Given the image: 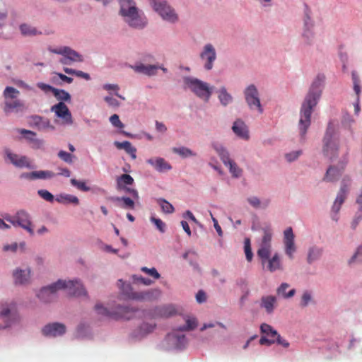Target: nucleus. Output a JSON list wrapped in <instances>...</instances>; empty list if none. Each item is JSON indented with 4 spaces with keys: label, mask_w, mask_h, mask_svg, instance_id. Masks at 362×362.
Masks as SVG:
<instances>
[{
    "label": "nucleus",
    "mask_w": 362,
    "mask_h": 362,
    "mask_svg": "<svg viewBox=\"0 0 362 362\" xmlns=\"http://www.w3.org/2000/svg\"><path fill=\"white\" fill-rule=\"evenodd\" d=\"M325 79V77L323 74H319L317 76L302 103L298 127L300 135L303 140L305 139L307 130L310 126L311 115L313 108L317 105L321 96L322 87Z\"/></svg>",
    "instance_id": "nucleus-1"
},
{
    "label": "nucleus",
    "mask_w": 362,
    "mask_h": 362,
    "mask_svg": "<svg viewBox=\"0 0 362 362\" xmlns=\"http://www.w3.org/2000/svg\"><path fill=\"white\" fill-rule=\"evenodd\" d=\"M61 288L67 290L68 293L74 296H86L87 292L78 281L59 280L56 283L42 288L37 293V297L44 303H49L56 298V292Z\"/></svg>",
    "instance_id": "nucleus-2"
},
{
    "label": "nucleus",
    "mask_w": 362,
    "mask_h": 362,
    "mask_svg": "<svg viewBox=\"0 0 362 362\" xmlns=\"http://www.w3.org/2000/svg\"><path fill=\"white\" fill-rule=\"evenodd\" d=\"M120 5V14L125 21L133 28H142L146 25L145 17L140 15L133 0H117Z\"/></svg>",
    "instance_id": "nucleus-3"
},
{
    "label": "nucleus",
    "mask_w": 362,
    "mask_h": 362,
    "mask_svg": "<svg viewBox=\"0 0 362 362\" xmlns=\"http://www.w3.org/2000/svg\"><path fill=\"white\" fill-rule=\"evenodd\" d=\"M322 152L325 156L332 159L339 151V135L334 124L329 122L322 140Z\"/></svg>",
    "instance_id": "nucleus-4"
},
{
    "label": "nucleus",
    "mask_w": 362,
    "mask_h": 362,
    "mask_svg": "<svg viewBox=\"0 0 362 362\" xmlns=\"http://www.w3.org/2000/svg\"><path fill=\"white\" fill-rule=\"evenodd\" d=\"M19 94V90L13 87L7 86L5 88L4 91V111L6 114L11 112H23L26 109L25 103L18 98Z\"/></svg>",
    "instance_id": "nucleus-5"
},
{
    "label": "nucleus",
    "mask_w": 362,
    "mask_h": 362,
    "mask_svg": "<svg viewBox=\"0 0 362 362\" xmlns=\"http://www.w3.org/2000/svg\"><path fill=\"white\" fill-rule=\"evenodd\" d=\"M262 236L259 242V247L257 252L261 259L262 264L266 263L272 253V229L267 226L262 228Z\"/></svg>",
    "instance_id": "nucleus-6"
},
{
    "label": "nucleus",
    "mask_w": 362,
    "mask_h": 362,
    "mask_svg": "<svg viewBox=\"0 0 362 362\" xmlns=\"http://www.w3.org/2000/svg\"><path fill=\"white\" fill-rule=\"evenodd\" d=\"M185 83L188 88L199 98L208 102L212 94L213 87L199 79L194 78H185Z\"/></svg>",
    "instance_id": "nucleus-7"
},
{
    "label": "nucleus",
    "mask_w": 362,
    "mask_h": 362,
    "mask_svg": "<svg viewBox=\"0 0 362 362\" xmlns=\"http://www.w3.org/2000/svg\"><path fill=\"white\" fill-rule=\"evenodd\" d=\"M4 218L14 226H20L25 229L31 235L34 234L30 216L25 211L20 210L14 216L7 215Z\"/></svg>",
    "instance_id": "nucleus-8"
},
{
    "label": "nucleus",
    "mask_w": 362,
    "mask_h": 362,
    "mask_svg": "<svg viewBox=\"0 0 362 362\" xmlns=\"http://www.w3.org/2000/svg\"><path fill=\"white\" fill-rule=\"evenodd\" d=\"M153 9L163 19L174 23L177 20L175 11L168 4L165 0H149Z\"/></svg>",
    "instance_id": "nucleus-9"
},
{
    "label": "nucleus",
    "mask_w": 362,
    "mask_h": 362,
    "mask_svg": "<svg viewBox=\"0 0 362 362\" xmlns=\"http://www.w3.org/2000/svg\"><path fill=\"white\" fill-rule=\"evenodd\" d=\"M247 104L251 110H257L259 113L263 112V108L261 105L259 93L254 85H250L244 92Z\"/></svg>",
    "instance_id": "nucleus-10"
},
{
    "label": "nucleus",
    "mask_w": 362,
    "mask_h": 362,
    "mask_svg": "<svg viewBox=\"0 0 362 362\" xmlns=\"http://www.w3.org/2000/svg\"><path fill=\"white\" fill-rule=\"evenodd\" d=\"M351 184V180L349 176H345L343 177L341 182L340 189L337 194V196L335 199V201L332 208V211L334 212L335 214H337L339 211L341 204L346 199Z\"/></svg>",
    "instance_id": "nucleus-11"
},
{
    "label": "nucleus",
    "mask_w": 362,
    "mask_h": 362,
    "mask_svg": "<svg viewBox=\"0 0 362 362\" xmlns=\"http://www.w3.org/2000/svg\"><path fill=\"white\" fill-rule=\"evenodd\" d=\"M15 311L16 305L14 303H11L1 308L0 317L4 320L5 325L3 326L0 325V329L10 327L13 323V320L18 319V316L16 314Z\"/></svg>",
    "instance_id": "nucleus-12"
},
{
    "label": "nucleus",
    "mask_w": 362,
    "mask_h": 362,
    "mask_svg": "<svg viewBox=\"0 0 362 362\" xmlns=\"http://www.w3.org/2000/svg\"><path fill=\"white\" fill-rule=\"evenodd\" d=\"M6 160H8L11 163L17 168H30V160L25 156H19L12 153L8 148L4 150Z\"/></svg>",
    "instance_id": "nucleus-13"
},
{
    "label": "nucleus",
    "mask_w": 362,
    "mask_h": 362,
    "mask_svg": "<svg viewBox=\"0 0 362 362\" xmlns=\"http://www.w3.org/2000/svg\"><path fill=\"white\" fill-rule=\"evenodd\" d=\"M294 234L291 227L286 228L284 232V244L285 247V253L289 259H293V254L296 250L294 243Z\"/></svg>",
    "instance_id": "nucleus-14"
},
{
    "label": "nucleus",
    "mask_w": 362,
    "mask_h": 362,
    "mask_svg": "<svg viewBox=\"0 0 362 362\" xmlns=\"http://www.w3.org/2000/svg\"><path fill=\"white\" fill-rule=\"evenodd\" d=\"M51 110L54 112L58 117L62 118L65 124H71L73 123L71 112L63 102H59L52 106Z\"/></svg>",
    "instance_id": "nucleus-15"
},
{
    "label": "nucleus",
    "mask_w": 362,
    "mask_h": 362,
    "mask_svg": "<svg viewBox=\"0 0 362 362\" xmlns=\"http://www.w3.org/2000/svg\"><path fill=\"white\" fill-rule=\"evenodd\" d=\"M200 57L202 59L206 61L204 64L205 69L211 70L216 58L215 49L211 44H207L204 46L203 52L200 54Z\"/></svg>",
    "instance_id": "nucleus-16"
},
{
    "label": "nucleus",
    "mask_w": 362,
    "mask_h": 362,
    "mask_svg": "<svg viewBox=\"0 0 362 362\" xmlns=\"http://www.w3.org/2000/svg\"><path fill=\"white\" fill-rule=\"evenodd\" d=\"M42 332L46 337H57L66 332V326L59 322L50 323L45 325Z\"/></svg>",
    "instance_id": "nucleus-17"
},
{
    "label": "nucleus",
    "mask_w": 362,
    "mask_h": 362,
    "mask_svg": "<svg viewBox=\"0 0 362 362\" xmlns=\"http://www.w3.org/2000/svg\"><path fill=\"white\" fill-rule=\"evenodd\" d=\"M49 50L53 53L67 57L71 62H81L83 60V57L81 54L68 47H64L60 49H49Z\"/></svg>",
    "instance_id": "nucleus-18"
},
{
    "label": "nucleus",
    "mask_w": 362,
    "mask_h": 362,
    "mask_svg": "<svg viewBox=\"0 0 362 362\" xmlns=\"http://www.w3.org/2000/svg\"><path fill=\"white\" fill-rule=\"evenodd\" d=\"M346 163L347 160H346L345 163L342 164L341 168H339L334 165H330L327 170L326 173L322 179L323 181L327 182H334L337 181L341 176Z\"/></svg>",
    "instance_id": "nucleus-19"
},
{
    "label": "nucleus",
    "mask_w": 362,
    "mask_h": 362,
    "mask_svg": "<svg viewBox=\"0 0 362 362\" xmlns=\"http://www.w3.org/2000/svg\"><path fill=\"white\" fill-rule=\"evenodd\" d=\"M146 162L152 165L156 170L160 173L170 170L172 168L171 165L165 161L163 158H150L148 159Z\"/></svg>",
    "instance_id": "nucleus-20"
},
{
    "label": "nucleus",
    "mask_w": 362,
    "mask_h": 362,
    "mask_svg": "<svg viewBox=\"0 0 362 362\" xmlns=\"http://www.w3.org/2000/svg\"><path fill=\"white\" fill-rule=\"evenodd\" d=\"M13 276L16 284H25L29 282L30 277V269H16L13 272Z\"/></svg>",
    "instance_id": "nucleus-21"
},
{
    "label": "nucleus",
    "mask_w": 362,
    "mask_h": 362,
    "mask_svg": "<svg viewBox=\"0 0 362 362\" xmlns=\"http://www.w3.org/2000/svg\"><path fill=\"white\" fill-rule=\"evenodd\" d=\"M131 68L137 73L143 74L147 76H153L156 74L158 69V66L156 65H145L142 63L136 64L131 66Z\"/></svg>",
    "instance_id": "nucleus-22"
},
{
    "label": "nucleus",
    "mask_w": 362,
    "mask_h": 362,
    "mask_svg": "<svg viewBox=\"0 0 362 362\" xmlns=\"http://www.w3.org/2000/svg\"><path fill=\"white\" fill-rule=\"evenodd\" d=\"M160 294V291L158 289H153L146 292H140V293H132L129 296L136 300H151L153 298H158Z\"/></svg>",
    "instance_id": "nucleus-23"
},
{
    "label": "nucleus",
    "mask_w": 362,
    "mask_h": 362,
    "mask_svg": "<svg viewBox=\"0 0 362 362\" xmlns=\"http://www.w3.org/2000/svg\"><path fill=\"white\" fill-rule=\"evenodd\" d=\"M232 129L238 136L246 140L249 139L247 127L242 120H236L233 123Z\"/></svg>",
    "instance_id": "nucleus-24"
},
{
    "label": "nucleus",
    "mask_w": 362,
    "mask_h": 362,
    "mask_svg": "<svg viewBox=\"0 0 362 362\" xmlns=\"http://www.w3.org/2000/svg\"><path fill=\"white\" fill-rule=\"evenodd\" d=\"M168 340L172 341L177 349H182L187 344V339L184 334H177L175 332L168 334Z\"/></svg>",
    "instance_id": "nucleus-25"
},
{
    "label": "nucleus",
    "mask_w": 362,
    "mask_h": 362,
    "mask_svg": "<svg viewBox=\"0 0 362 362\" xmlns=\"http://www.w3.org/2000/svg\"><path fill=\"white\" fill-rule=\"evenodd\" d=\"M352 80L354 83V90L356 94V102L354 104V112L356 115L360 112L359 94L361 93L360 80L355 71L352 72Z\"/></svg>",
    "instance_id": "nucleus-26"
},
{
    "label": "nucleus",
    "mask_w": 362,
    "mask_h": 362,
    "mask_svg": "<svg viewBox=\"0 0 362 362\" xmlns=\"http://www.w3.org/2000/svg\"><path fill=\"white\" fill-rule=\"evenodd\" d=\"M111 201L114 202H117L118 206L122 209H134V202L127 197H114L110 198Z\"/></svg>",
    "instance_id": "nucleus-27"
},
{
    "label": "nucleus",
    "mask_w": 362,
    "mask_h": 362,
    "mask_svg": "<svg viewBox=\"0 0 362 362\" xmlns=\"http://www.w3.org/2000/svg\"><path fill=\"white\" fill-rule=\"evenodd\" d=\"M266 262H267V269L271 272L283 269L278 253H275L272 258L269 257V259L266 260Z\"/></svg>",
    "instance_id": "nucleus-28"
},
{
    "label": "nucleus",
    "mask_w": 362,
    "mask_h": 362,
    "mask_svg": "<svg viewBox=\"0 0 362 362\" xmlns=\"http://www.w3.org/2000/svg\"><path fill=\"white\" fill-rule=\"evenodd\" d=\"M276 298L273 296H263L261 299V306L264 308L267 313H272L275 308Z\"/></svg>",
    "instance_id": "nucleus-29"
},
{
    "label": "nucleus",
    "mask_w": 362,
    "mask_h": 362,
    "mask_svg": "<svg viewBox=\"0 0 362 362\" xmlns=\"http://www.w3.org/2000/svg\"><path fill=\"white\" fill-rule=\"evenodd\" d=\"M33 122L39 130L54 129V127L50 124V122L48 119H45L40 116L33 117Z\"/></svg>",
    "instance_id": "nucleus-30"
},
{
    "label": "nucleus",
    "mask_w": 362,
    "mask_h": 362,
    "mask_svg": "<svg viewBox=\"0 0 362 362\" xmlns=\"http://www.w3.org/2000/svg\"><path fill=\"white\" fill-rule=\"evenodd\" d=\"M274 343H277L285 348H287L289 346V343L286 340L282 339L279 334H278L275 339H268L266 337H262L259 339V344L261 345H271Z\"/></svg>",
    "instance_id": "nucleus-31"
},
{
    "label": "nucleus",
    "mask_w": 362,
    "mask_h": 362,
    "mask_svg": "<svg viewBox=\"0 0 362 362\" xmlns=\"http://www.w3.org/2000/svg\"><path fill=\"white\" fill-rule=\"evenodd\" d=\"M116 182L117 189L122 190V188H124L127 185H132L134 183V179L128 174H122L117 178Z\"/></svg>",
    "instance_id": "nucleus-32"
},
{
    "label": "nucleus",
    "mask_w": 362,
    "mask_h": 362,
    "mask_svg": "<svg viewBox=\"0 0 362 362\" xmlns=\"http://www.w3.org/2000/svg\"><path fill=\"white\" fill-rule=\"evenodd\" d=\"M114 144L118 149H124L127 153L130 154L133 158H136V150L134 147L132 146L129 141H115Z\"/></svg>",
    "instance_id": "nucleus-33"
},
{
    "label": "nucleus",
    "mask_w": 362,
    "mask_h": 362,
    "mask_svg": "<svg viewBox=\"0 0 362 362\" xmlns=\"http://www.w3.org/2000/svg\"><path fill=\"white\" fill-rule=\"evenodd\" d=\"M215 151L217 152L223 163L228 165V163L231 160L229 157L228 152L221 146L218 144H213Z\"/></svg>",
    "instance_id": "nucleus-34"
},
{
    "label": "nucleus",
    "mask_w": 362,
    "mask_h": 362,
    "mask_svg": "<svg viewBox=\"0 0 362 362\" xmlns=\"http://www.w3.org/2000/svg\"><path fill=\"white\" fill-rule=\"evenodd\" d=\"M184 319L186 322V325L182 327H180L177 330L190 331L194 329L197 327V321L195 317L185 316Z\"/></svg>",
    "instance_id": "nucleus-35"
},
{
    "label": "nucleus",
    "mask_w": 362,
    "mask_h": 362,
    "mask_svg": "<svg viewBox=\"0 0 362 362\" xmlns=\"http://www.w3.org/2000/svg\"><path fill=\"white\" fill-rule=\"evenodd\" d=\"M56 200L63 204H74L78 205L79 200L77 197L71 194H62L56 199Z\"/></svg>",
    "instance_id": "nucleus-36"
},
{
    "label": "nucleus",
    "mask_w": 362,
    "mask_h": 362,
    "mask_svg": "<svg viewBox=\"0 0 362 362\" xmlns=\"http://www.w3.org/2000/svg\"><path fill=\"white\" fill-rule=\"evenodd\" d=\"M261 332L268 339H275L279 334L269 325L264 323L260 327Z\"/></svg>",
    "instance_id": "nucleus-37"
},
{
    "label": "nucleus",
    "mask_w": 362,
    "mask_h": 362,
    "mask_svg": "<svg viewBox=\"0 0 362 362\" xmlns=\"http://www.w3.org/2000/svg\"><path fill=\"white\" fill-rule=\"evenodd\" d=\"M322 253V250L320 248L313 247L309 250L307 260L309 264L313 263L314 261L318 259Z\"/></svg>",
    "instance_id": "nucleus-38"
},
{
    "label": "nucleus",
    "mask_w": 362,
    "mask_h": 362,
    "mask_svg": "<svg viewBox=\"0 0 362 362\" xmlns=\"http://www.w3.org/2000/svg\"><path fill=\"white\" fill-rule=\"evenodd\" d=\"M218 98L220 100L221 103L226 106L230 103H231L233 98L232 96L226 91L225 87H222L219 90Z\"/></svg>",
    "instance_id": "nucleus-39"
},
{
    "label": "nucleus",
    "mask_w": 362,
    "mask_h": 362,
    "mask_svg": "<svg viewBox=\"0 0 362 362\" xmlns=\"http://www.w3.org/2000/svg\"><path fill=\"white\" fill-rule=\"evenodd\" d=\"M20 30L21 33L25 36L36 35L41 33L38 32L35 28L28 24H22L20 26Z\"/></svg>",
    "instance_id": "nucleus-40"
},
{
    "label": "nucleus",
    "mask_w": 362,
    "mask_h": 362,
    "mask_svg": "<svg viewBox=\"0 0 362 362\" xmlns=\"http://www.w3.org/2000/svg\"><path fill=\"white\" fill-rule=\"evenodd\" d=\"M53 95L58 100H60V102L69 101L71 100L70 94L64 90L55 88L53 90Z\"/></svg>",
    "instance_id": "nucleus-41"
},
{
    "label": "nucleus",
    "mask_w": 362,
    "mask_h": 362,
    "mask_svg": "<svg viewBox=\"0 0 362 362\" xmlns=\"http://www.w3.org/2000/svg\"><path fill=\"white\" fill-rule=\"evenodd\" d=\"M173 151L183 158L196 156L195 153L192 152L189 148L184 146L179 148L175 147L173 148Z\"/></svg>",
    "instance_id": "nucleus-42"
},
{
    "label": "nucleus",
    "mask_w": 362,
    "mask_h": 362,
    "mask_svg": "<svg viewBox=\"0 0 362 362\" xmlns=\"http://www.w3.org/2000/svg\"><path fill=\"white\" fill-rule=\"evenodd\" d=\"M33 175L35 176L36 179H49L54 177L56 174L49 170H40V171H33Z\"/></svg>",
    "instance_id": "nucleus-43"
},
{
    "label": "nucleus",
    "mask_w": 362,
    "mask_h": 362,
    "mask_svg": "<svg viewBox=\"0 0 362 362\" xmlns=\"http://www.w3.org/2000/svg\"><path fill=\"white\" fill-rule=\"evenodd\" d=\"M288 287H289V285L287 283L281 284L277 290L278 294L282 295L286 298H291V297L293 296L296 293L295 289H291L288 293H286V290Z\"/></svg>",
    "instance_id": "nucleus-44"
},
{
    "label": "nucleus",
    "mask_w": 362,
    "mask_h": 362,
    "mask_svg": "<svg viewBox=\"0 0 362 362\" xmlns=\"http://www.w3.org/2000/svg\"><path fill=\"white\" fill-rule=\"evenodd\" d=\"M162 211L165 214H173L175 211L173 206L164 199H159L158 200Z\"/></svg>",
    "instance_id": "nucleus-45"
},
{
    "label": "nucleus",
    "mask_w": 362,
    "mask_h": 362,
    "mask_svg": "<svg viewBox=\"0 0 362 362\" xmlns=\"http://www.w3.org/2000/svg\"><path fill=\"white\" fill-rule=\"evenodd\" d=\"M136 310L133 308L130 307H119V313L121 315L122 317L125 319H130L132 317V314L134 313Z\"/></svg>",
    "instance_id": "nucleus-46"
},
{
    "label": "nucleus",
    "mask_w": 362,
    "mask_h": 362,
    "mask_svg": "<svg viewBox=\"0 0 362 362\" xmlns=\"http://www.w3.org/2000/svg\"><path fill=\"white\" fill-rule=\"evenodd\" d=\"M64 71L66 74L76 75V76L81 77L86 80H90V75L88 74L85 73L82 71H76L67 67L64 68Z\"/></svg>",
    "instance_id": "nucleus-47"
},
{
    "label": "nucleus",
    "mask_w": 362,
    "mask_h": 362,
    "mask_svg": "<svg viewBox=\"0 0 362 362\" xmlns=\"http://www.w3.org/2000/svg\"><path fill=\"white\" fill-rule=\"evenodd\" d=\"M71 183L73 186L83 192H88L90 189V188L86 185L85 182L77 180L75 178L71 179Z\"/></svg>",
    "instance_id": "nucleus-48"
},
{
    "label": "nucleus",
    "mask_w": 362,
    "mask_h": 362,
    "mask_svg": "<svg viewBox=\"0 0 362 362\" xmlns=\"http://www.w3.org/2000/svg\"><path fill=\"white\" fill-rule=\"evenodd\" d=\"M20 132L21 134L25 135V136L27 139L33 141L37 144H42V141L35 139L36 134L34 132L30 131V130H27L25 129H22L20 130Z\"/></svg>",
    "instance_id": "nucleus-49"
},
{
    "label": "nucleus",
    "mask_w": 362,
    "mask_h": 362,
    "mask_svg": "<svg viewBox=\"0 0 362 362\" xmlns=\"http://www.w3.org/2000/svg\"><path fill=\"white\" fill-rule=\"evenodd\" d=\"M244 250H245V253L247 260L248 262H251L252 259V257H253V253L252 252L250 240L248 238L245 240Z\"/></svg>",
    "instance_id": "nucleus-50"
},
{
    "label": "nucleus",
    "mask_w": 362,
    "mask_h": 362,
    "mask_svg": "<svg viewBox=\"0 0 362 362\" xmlns=\"http://www.w3.org/2000/svg\"><path fill=\"white\" fill-rule=\"evenodd\" d=\"M177 313L176 308L174 305H168L163 308L161 311V315L163 317H169Z\"/></svg>",
    "instance_id": "nucleus-51"
},
{
    "label": "nucleus",
    "mask_w": 362,
    "mask_h": 362,
    "mask_svg": "<svg viewBox=\"0 0 362 362\" xmlns=\"http://www.w3.org/2000/svg\"><path fill=\"white\" fill-rule=\"evenodd\" d=\"M227 166L229 167L230 172V173H232V175L234 177H238L241 175V173H242L241 169H240L238 167V165H236V163L235 162H233V160H230L228 163Z\"/></svg>",
    "instance_id": "nucleus-52"
},
{
    "label": "nucleus",
    "mask_w": 362,
    "mask_h": 362,
    "mask_svg": "<svg viewBox=\"0 0 362 362\" xmlns=\"http://www.w3.org/2000/svg\"><path fill=\"white\" fill-rule=\"evenodd\" d=\"M58 157L66 163L71 164L73 162L74 156L65 151H59Z\"/></svg>",
    "instance_id": "nucleus-53"
},
{
    "label": "nucleus",
    "mask_w": 362,
    "mask_h": 362,
    "mask_svg": "<svg viewBox=\"0 0 362 362\" xmlns=\"http://www.w3.org/2000/svg\"><path fill=\"white\" fill-rule=\"evenodd\" d=\"M141 270L147 274L148 275L152 276L155 279H158L160 277V274L154 267L149 269L146 267H141Z\"/></svg>",
    "instance_id": "nucleus-54"
},
{
    "label": "nucleus",
    "mask_w": 362,
    "mask_h": 362,
    "mask_svg": "<svg viewBox=\"0 0 362 362\" xmlns=\"http://www.w3.org/2000/svg\"><path fill=\"white\" fill-rule=\"evenodd\" d=\"M151 221L156 225V228H158V230H159V231H160L161 233L165 232V224L164 222H163L162 220H160V218H156L155 217H151Z\"/></svg>",
    "instance_id": "nucleus-55"
},
{
    "label": "nucleus",
    "mask_w": 362,
    "mask_h": 362,
    "mask_svg": "<svg viewBox=\"0 0 362 362\" xmlns=\"http://www.w3.org/2000/svg\"><path fill=\"white\" fill-rule=\"evenodd\" d=\"M110 122L117 128L122 129L124 127V124L120 121L119 116L116 114H114L110 117Z\"/></svg>",
    "instance_id": "nucleus-56"
},
{
    "label": "nucleus",
    "mask_w": 362,
    "mask_h": 362,
    "mask_svg": "<svg viewBox=\"0 0 362 362\" xmlns=\"http://www.w3.org/2000/svg\"><path fill=\"white\" fill-rule=\"evenodd\" d=\"M38 194L45 200L52 202L54 200V196L46 189L38 190Z\"/></svg>",
    "instance_id": "nucleus-57"
},
{
    "label": "nucleus",
    "mask_w": 362,
    "mask_h": 362,
    "mask_svg": "<svg viewBox=\"0 0 362 362\" xmlns=\"http://www.w3.org/2000/svg\"><path fill=\"white\" fill-rule=\"evenodd\" d=\"M95 310L99 315L104 316H111V313L100 304H96L95 306Z\"/></svg>",
    "instance_id": "nucleus-58"
},
{
    "label": "nucleus",
    "mask_w": 362,
    "mask_h": 362,
    "mask_svg": "<svg viewBox=\"0 0 362 362\" xmlns=\"http://www.w3.org/2000/svg\"><path fill=\"white\" fill-rule=\"evenodd\" d=\"M132 277L134 281L141 283L146 286L151 285L153 282L152 280L142 277L141 276H139L136 275H134Z\"/></svg>",
    "instance_id": "nucleus-59"
},
{
    "label": "nucleus",
    "mask_w": 362,
    "mask_h": 362,
    "mask_svg": "<svg viewBox=\"0 0 362 362\" xmlns=\"http://www.w3.org/2000/svg\"><path fill=\"white\" fill-rule=\"evenodd\" d=\"M356 259L361 261L362 260V245L357 248L356 252L353 255V257L349 260V264L355 262Z\"/></svg>",
    "instance_id": "nucleus-60"
},
{
    "label": "nucleus",
    "mask_w": 362,
    "mask_h": 362,
    "mask_svg": "<svg viewBox=\"0 0 362 362\" xmlns=\"http://www.w3.org/2000/svg\"><path fill=\"white\" fill-rule=\"evenodd\" d=\"M300 154H301L300 151H293V152L286 153L285 157L288 162H292V161L295 160L296 159H297Z\"/></svg>",
    "instance_id": "nucleus-61"
},
{
    "label": "nucleus",
    "mask_w": 362,
    "mask_h": 362,
    "mask_svg": "<svg viewBox=\"0 0 362 362\" xmlns=\"http://www.w3.org/2000/svg\"><path fill=\"white\" fill-rule=\"evenodd\" d=\"M104 100L111 107H117L119 106V103L118 100L115 98H113L112 97L106 96L105 97Z\"/></svg>",
    "instance_id": "nucleus-62"
},
{
    "label": "nucleus",
    "mask_w": 362,
    "mask_h": 362,
    "mask_svg": "<svg viewBox=\"0 0 362 362\" xmlns=\"http://www.w3.org/2000/svg\"><path fill=\"white\" fill-rule=\"evenodd\" d=\"M311 300V295L308 292H304L301 298V305L305 307Z\"/></svg>",
    "instance_id": "nucleus-63"
},
{
    "label": "nucleus",
    "mask_w": 362,
    "mask_h": 362,
    "mask_svg": "<svg viewBox=\"0 0 362 362\" xmlns=\"http://www.w3.org/2000/svg\"><path fill=\"white\" fill-rule=\"evenodd\" d=\"M122 190L130 194L135 199H139V198L138 192L134 189L126 186L124 188H122Z\"/></svg>",
    "instance_id": "nucleus-64"
}]
</instances>
